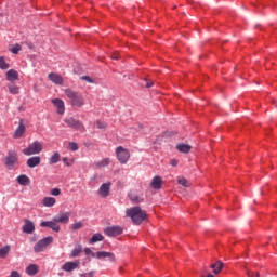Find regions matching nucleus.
Wrapping results in <instances>:
<instances>
[{"mask_svg":"<svg viewBox=\"0 0 277 277\" xmlns=\"http://www.w3.org/2000/svg\"><path fill=\"white\" fill-rule=\"evenodd\" d=\"M105 239L103 235L101 234H95L92 236V238L89 240V243H97V241H103Z\"/></svg>","mask_w":277,"mask_h":277,"instance_id":"nucleus-28","label":"nucleus"},{"mask_svg":"<svg viewBox=\"0 0 277 277\" xmlns=\"http://www.w3.org/2000/svg\"><path fill=\"white\" fill-rule=\"evenodd\" d=\"M22 49L21 44L16 43L13 48L9 49V51L13 53V55H18V52L22 51Z\"/></svg>","mask_w":277,"mask_h":277,"instance_id":"nucleus-33","label":"nucleus"},{"mask_svg":"<svg viewBox=\"0 0 277 277\" xmlns=\"http://www.w3.org/2000/svg\"><path fill=\"white\" fill-rule=\"evenodd\" d=\"M48 79H50L52 83H55V85H62L64 83V78L56 72L49 74Z\"/></svg>","mask_w":277,"mask_h":277,"instance_id":"nucleus-13","label":"nucleus"},{"mask_svg":"<svg viewBox=\"0 0 277 277\" xmlns=\"http://www.w3.org/2000/svg\"><path fill=\"white\" fill-rule=\"evenodd\" d=\"M63 161H66V158H64Z\"/></svg>","mask_w":277,"mask_h":277,"instance_id":"nucleus-48","label":"nucleus"},{"mask_svg":"<svg viewBox=\"0 0 277 277\" xmlns=\"http://www.w3.org/2000/svg\"><path fill=\"white\" fill-rule=\"evenodd\" d=\"M161 185H163V180L161 179V176L159 175L154 176L150 183V186L153 187V189H161Z\"/></svg>","mask_w":277,"mask_h":277,"instance_id":"nucleus-18","label":"nucleus"},{"mask_svg":"<svg viewBox=\"0 0 277 277\" xmlns=\"http://www.w3.org/2000/svg\"><path fill=\"white\" fill-rule=\"evenodd\" d=\"M179 185H182L183 187H189V181L185 177L177 179Z\"/></svg>","mask_w":277,"mask_h":277,"instance_id":"nucleus-35","label":"nucleus"},{"mask_svg":"<svg viewBox=\"0 0 277 277\" xmlns=\"http://www.w3.org/2000/svg\"><path fill=\"white\" fill-rule=\"evenodd\" d=\"M57 162H60V153H54L52 157L49 159V163L50 166H53Z\"/></svg>","mask_w":277,"mask_h":277,"instance_id":"nucleus-29","label":"nucleus"},{"mask_svg":"<svg viewBox=\"0 0 277 277\" xmlns=\"http://www.w3.org/2000/svg\"><path fill=\"white\" fill-rule=\"evenodd\" d=\"M130 200H132V202H134L135 205H140V202L144 201V199H142V197L137 195H130Z\"/></svg>","mask_w":277,"mask_h":277,"instance_id":"nucleus-34","label":"nucleus"},{"mask_svg":"<svg viewBox=\"0 0 277 277\" xmlns=\"http://www.w3.org/2000/svg\"><path fill=\"white\" fill-rule=\"evenodd\" d=\"M65 94L67 98H70L74 107H81L82 105H85V100L81 93L75 92L71 89H66Z\"/></svg>","mask_w":277,"mask_h":277,"instance_id":"nucleus-2","label":"nucleus"},{"mask_svg":"<svg viewBox=\"0 0 277 277\" xmlns=\"http://www.w3.org/2000/svg\"><path fill=\"white\" fill-rule=\"evenodd\" d=\"M247 276L248 277H261V274H259V272L247 271Z\"/></svg>","mask_w":277,"mask_h":277,"instance_id":"nucleus-39","label":"nucleus"},{"mask_svg":"<svg viewBox=\"0 0 277 277\" xmlns=\"http://www.w3.org/2000/svg\"><path fill=\"white\" fill-rule=\"evenodd\" d=\"M6 81H18V71L14 69L6 71Z\"/></svg>","mask_w":277,"mask_h":277,"instance_id":"nucleus-21","label":"nucleus"},{"mask_svg":"<svg viewBox=\"0 0 277 277\" xmlns=\"http://www.w3.org/2000/svg\"><path fill=\"white\" fill-rule=\"evenodd\" d=\"M120 58V55L118 53H114L111 55V60H119Z\"/></svg>","mask_w":277,"mask_h":277,"instance_id":"nucleus-47","label":"nucleus"},{"mask_svg":"<svg viewBox=\"0 0 277 277\" xmlns=\"http://www.w3.org/2000/svg\"><path fill=\"white\" fill-rule=\"evenodd\" d=\"M105 235H107V237H118V235H122V227L120 226H110V227H106L104 229Z\"/></svg>","mask_w":277,"mask_h":277,"instance_id":"nucleus-10","label":"nucleus"},{"mask_svg":"<svg viewBox=\"0 0 277 277\" xmlns=\"http://www.w3.org/2000/svg\"><path fill=\"white\" fill-rule=\"evenodd\" d=\"M82 250H83V247H81V245H79L77 248H75L71 251L70 256L71 258L79 256V254H81Z\"/></svg>","mask_w":277,"mask_h":277,"instance_id":"nucleus-31","label":"nucleus"},{"mask_svg":"<svg viewBox=\"0 0 277 277\" xmlns=\"http://www.w3.org/2000/svg\"><path fill=\"white\" fill-rule=\"evenodd\" d=\"M170 166H172L173 168H176V166H179V160L172 159V160L170 161Z\"/></svg>","mask_w":277,"mask_h":277,"instance_id":"nucleus-45","label":"nucleus"},{"mask_svg":"<svg viewBox=\"0 0 277 277\" xmlns=\"http://www.w3.org/2000/svg\"><path fill=\"white\" fill-rule=\"evenodd\" d=\"M110 187H111V183L102 184L100 189H98L100 196H102V198H107V196H109V188Z\"/></svg>","mask_w":277,"mask_h":277,"instance_id":"nucleus-15","label":"nucleus"},{"mask_svg":"<svg viewBox=\"0 0 277 277\" xmlns=\"http://www.w3.org/2000/svg\"><path fill=\"white\" fill-rule=\"evenodd\" d=\"M96 127L97 129H107V123L105 121L97 120Z\"/></svg>","mask_w":277,"mask_h":277,"instance_id":"nucleus-37","label":"nucleus"},{"mask_svg":"<svg viewBox=\"0 0 277 277\" xmlns=\"http://www.w3.org/2000/svg\"><path fill=\"white\" fill-rule=\"evenodd\" d=\"M51 243H53V237L52 236H48L41 240H39L35 247L34 250L36 253L38 252H44V250H47L48 246H51Z\"/></svg>","mask_w":277,"mask_h":277,"instance_id":"nucleus-5","label":"nucleus"},{"mask_svg":"<svg viewBox=\"0 0 277 277\" xmlns=\"http://www.w3.org/2000/svg\"><path fill=\"white\" fill-rule=\"evenodd\" d=\"M145 82H146L145 84L146 88H153L154 85L153 80L145 79Z\"/></svg>","mask_w":277,"mask_h":277,"instance_id":"nucleus-44","label":"nucleus"},{"mask_svg":"<svg viewBox=\"0 0 277 277\" xmlns=\"http://www.w3.org/2000/svg\"><path fill=\"white\" fill-rule=\"evenodd\" d=\"M10 277H21L18 271H12Z\"/></svg>","mask_w":277,"mask_h":277,"instance_id":"nucleus-46","label":"nucleus"},{"mask_svg":"<svg viewBox=\"0 0 277 277\" xmlns=\"http://www.w3.org/2000/svg\"><path fill=\"white\" fill-rule=\"evenodd\" d=\"M81 81H87L88 83H94V80L90 76L80 77Z\"/></svg>","mask_w":277,"mask_h":277,"instance_id":"nucleus-40","label":"nucleus"},{"mask_svg":"<svg viewBox=\"0 0 277 277\" xmlns=\"http://www.w3.org/2000/svg\"><path fill=\"white\" fill-rule=\"evenodd\" d=\"M126 213L134 224H142L146 220V212L142 211L138 206L128 209Z\"/></svg>","mask_w":277,"mask_h":277,"instance_id":"nucleus-1","label":"nucleus"},{"mask_svg":"<svg viewBox=\"0 0 277 277\" xmlns=\"http://www.w3.org/2000/svg\"><path fill=\"white\" fill-rule=\"evenodd\" d=\"M26 274L28 276H36V274H38V265L30 264L29 266H27L26 267Z\"/></svg>","mask_w":277,"mask_h":277,"instance_id":"nucleus-25","label":"nucleus"},{"mask_svg":"<svg viewBox=\"0 0 277 277\" xmlns=\"http://www.w3.org/2000/svg\"><path fill=\"white\" fill-rule=\"evenodd\" d=\"M69 148H70V150H72V153H76V150H79V145L75 142H70Z\"/></svg>","mask_w":277,"mask_h":277,"instance_id":"nucleus-38","label":"nucleus"},{"mask_svg":"<svg viewBox=\"0 0 277 277\" xmlns=\"http://www.w3.org/2000/svg\"><path fill=\"white\" fill-rule=\"evenodd\" d=\"M4 163L8 170H14L18 164V153H16V150H9L4 158Z\"/></svg>","mask_w":277,"mask_h":277,"instance_id":"nucleus-3","label":"nucleus"},{"mask_svg":"<svg viewBox=\"0 0 277 277\" xmlns=\"http://www.w3.org/2000/svg\"><path fill=\"white\" fill-rule=\"evenodd\" d=\"M79 265H81V263L79 261L66 262L62 266V269H63V272H75V269H79Z\"/></svg>","mask_w":277,"mask_h":277,"instance_id":"nucleus-12","label":"nucleus"},{"mask_svg":"<svg viewBox=\"0 0 277 277\" xmlns=\"http://www.w3.org/2000/svg\"><path fill=\"white\" fill-rule=\"evenodd\" d=\"M27 130L25 123L23 122V119L19 120L18 127L16 128L13 137L15 140H21V137H23V134L25 133V131Z\"/></svg>","mask_w":277,"mask_h":277,"instance_id":"nucleus-11","label":"nucleus"},{"mask_svg":"<svg viewBox=\"0 0 277 277\" xmlns=\"http://www.w3.org/2000/svg\"><path fill=\"white\" fill-rule=\"evenodd\" d=\"M8 89L10 94H18V92H21V89L15 84H9Z\"/></svg>","mask_w":277,"mask_h":277,"instance_id":"nucleus-30","label":"nucleus"},{"mask_svg":"<svg viewBox=\"0 0 277 277\" xmlns=\"http://www.w3.org/2000/svg\"><path fill=\"white\" fill-rule=\"evenodd\" d=\"M41 228H51L54 230V233H60L61 227L60 224L55 222V219L53 221H43L40 223Z\"/></svg>","mask_w":277,"mask_h":277,"instance_id":"nucleus-9","label":"nucleus"},{"mask_svg":"<svg viewBox=\"0 0 277 277\" xmlns=\"http://www.w3.org/2000/svg\"><path fill=\"white\" fill-rule=\"evenodd\" d=\"M81 228H83V222H81V221H79V222H77V223H74V224L71 225V230H79V229H81Z\"/></svg>","mask_w":277,"mask_h":277,"instance_id":"nucleus-36","label":"nucleus"},{"mask_svg":"<svg viewBox=\"0 0 277 277\" xmlns=\"http://www.w3.org/2000/svg\"><path fill=\"white\" fill-rule=\"evenodd\" d=\"M116 155H117V159L120 163H127V161H129V159H131V153H129V149L119 146L116 148Z\"/></svg>","mask_w":277,"mask_h":277,"instance_id":"nucleus-6","label":"nucleus"},{"mask_svg":"<svg viewBox=\"0 0 277 277\" xmlns=\"http://www.w3.org/2000/svg\"><path fill=\"white\" fill-rule=\"evenodd\" d=\"M42 149V143L35 141L29 144L27 148L23 149L22 153L23 155H26V157H31V155H40Z\"/></svg>","mask_w":277,"mask_h":277,"instance_id":"nucleus-4","label":"nucleus"},{"mask_svg":"<svg viewBox=\"0 0 277 277\" xmlns=\"http://www.w3.org/2000/svg\"><path fill=\"white\" fill-rule=\"evenodd\" d=\"M65 122L68 127H70V129H76L77 131H85L83 123H81L79 120H75L72 117L65 119Z\"/></svg>","mask_w":277,"mask_h":277,"instance_id":"nucleus-7","label":"nucleus"},{"mask_svg":"<svg viewBox=\"0 0 277 277\" xmlns=\"http://www.w3.org/2000/svg\"><path fill=\"white\" fill-rule=\"evenodd\" d=\"M56 224H68L70 222V214L63 213L54 217Z\"/></svg>","mask_w":277,"mask_h":277,"instance_id":"nucleus-14","label":"nucleus"},{"mask_svg":"<svg viewBox=\"0 0 277 277\" xmlns=\"http://www.w3.org/2000/svg\"><path fill=\"white\" fill-rule=\"evenodd\" d=\"M41 161L42 159L39 156H34L27 160L26 164L28 166V168H37V166H39Z\"/></svg>","mask_w":277,"mask_h":277,"instance_id":"nucleus-17","label":"nucleus"},{"mask_svg":"<svg viewBox=\"0 0 277 277\" xmlns=\"http://www.w3.org/2000/svg\"><path fill=\"white\" fill-rule=\"evenodd\" d=\"M92 256L95 259H107V261H110V263H114V261H116V255L107 251H98L96 253H92Z\"/></svg>","mask_w":277,"mask_h":277,"instance_id":"nucleus-8","label":"nucleus"},{"mask_svg":"<svg viewBox=\"0 0 277 277\" xmlns=\"http://www.w3.org/2000/svg\"><path fill=\"white\" fill-rule=\"evenodd\" d=\"M24 233H27L28 235H31L34 230H36V226L34 225V222L26 221L25 225L23 226Z\"/></svg>","mask_w":277,"mask_h":277,"instance_id":"nucleus-20","label":"nucleus"},{"mask_svg":"<svg viewBox=\"0 0 277 277\" xmlns=\"http://www.w3.org/2000/svg\"><path fill=\"white\" fill-rule=\"evenodd\" d=\"M0 68L1 70H8L10 68V64L5 63L4 56H0Z\"/></svg>","mask_w":277,"mask_h":277,"instance_id":"nucleus-32","label":"nucleus"},{"mask_svg":"<svg viewBox=\"0 0 277 277\" xmlns=\"http://www.w3.org/2000/svg\"><path fill=\"white\" fill-rule=\"evenodd\" d=\"M53 105L57 108V114H64L66 111V108L64 107V101L61 98H54L52 100Z\"/></svg>","mask_w":277,"mask_h":277,"instance_id":"nucleus-16","label":"nucleus"},{"mask_svg":"<svg viewBox=\"0 0 277 277\" xmlns=\"http://www.w3.org/2000/svg\"><path fill=\"white\" fill-rule=\"evenodd\" d=\"M84 253H85L87 256H90V254H91V256H92V254H94V252H92V249H91V248H85V249H84Z\"/></svg>","mask_w":277,"mask_h":277,"instance_id":"nucleus-43","label":"nucleus"},{"mask_svg":"<svg viewBox=\"0 0 277 277\" xmlns=\"http://www.w3.org/2000/svg\"><path fill=\"white\" fill-rule=\"evenodd\" d=\"M16 181L19 185H23L24 187H27V185L31 183V180L26 174L17 176Z\"/></svg>","mask_w":277,"mask_h":277,"instance_id":"nucleus-19","label":"nucleus"},{"mask_svg":"<svg viewBox=\"0 0 277 277\" xmlns=\"http://www.w3.org/2000/svg\"><path fill=\"white\" fill-rule=\"evenodd\" d=\"M111 163V160L109 158H104L97 162L94 163L95 168H107Z\"/></svg>","mask_w":277,"mask_h":277,"instance_id":"nucleus-26","label":"nucleus"},{"mask_svg":"<svg viewBox=\"0 0 277 277\" xmlns=\"http://www.w3.org/2000/svg\"><path fill=\"white\" fill-rule=\"evenodd\" d=\"M12 247L6 245L0 248V259H8V254H10Z\"/></svg>","mask_w":277,"mask_h":277,"instance_id":"nucleus-23","label":"nucleus"},{"mask_svg":"<svg viewBox=\"0 0 277 277\" xmlns=\"http://www.w3.org/2000/svg\"><path fill=\"white\" fill-rule=\"evenodd\" d=\"M176 149L180 153H189V150H192V146L187 144H179L176 145Z\"/></svg>","mask_w":277,"mask_h":277,"instance_id":"nucleus-27","label":"nucleus"},{"mask_svg":"<svg viewBox=\"0 0 277 277\" xmlns=\"http://www.w3.org/2000/svg\"><path fill=\"white\" fill-rule=\"evenodd\" d=\"M211 269H213V274H220L222 272V268L224 267V262L217 261L214 264H211Z\"/></svg>","mask_w":277,"mask_h":277,"instance_id":"nucleus-24","label":"nucleus"},{"mask_svg":"<svg viewBox=\"0 0 277 277\" xmlns=\"http://www.w3.org/2000/svg\"><path fill=\"white\" fill-rule=\"evenodd\" d=\"M50 194L51 196H60V194H62V190L60 188H53Z\"/></svg>","mask_w":277,"mask_h":277,"instance_id":"nucleus-41","label":"nucleus"},{"mask_svg":"<svg viewBox=\"0 0 277 277\" xmlns=\"http://www.w3.org/2000/svg\"><path fill=\"white\" fill-rule=\"evenodd\" d=\"M80 277H94V271H91L89 273L80 274Z\"/></svg>","mask_w":277,"mask_h":277,"instance_id":"nucleus-42","label":"nucleus"},{"mask_svg":"<svg viewBox=\"0 0 277 277\" xmlns=\"http://www.w3.org/2000/svg\"><path fill=\"white\" fill-rule=\"evenodd\" d=\"M57 200L54 197H44L42 200L43 207H55Z\"/></svg>","mask_w":277,"mask_h":277,"instance_id":"nucleus-22","label":"nucleus"}]
</instances>
